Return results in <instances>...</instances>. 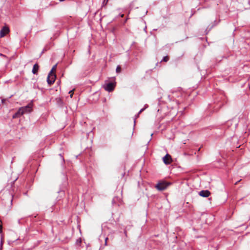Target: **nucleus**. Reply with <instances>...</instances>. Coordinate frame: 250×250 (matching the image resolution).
Returning <instances> with one entry per match:
<instances>
[{
	"label": "nucleus",
	"instance_id": "obj_1",
	"mask_svg": "<svg viewBox=\"0 0 250 250\" xmlns=\"http://www.w3.org/2000/svg\"><path fill=\"white\" fill-rule=\"evenodd\" d=\"M56 66L57 64L53 66V67H52V68L51 69V70H50L48 75L47 78V82L48 84L50 85L52 84L55 81L56 76L55 74L53 72V71L56 70Z\"/></svg>",
	"mask_w": 250,
	"mask_h": 250
},
{
	"label": "nucleus",
	"instance_id": "obj_2",
	"mask_svg": "<svg viewBox=\"0 0 250 250\" xmlns=\"http://www.w3.org/2000/svg\"><path fill=\"white\" fill-rule=\"evenodd\" d=\"M169 184L167 183L164 182H159L157 184H156L155 187L156 188H157V190L159 191H163L165 190L169 186Z\"/></svg>",
	"mask_w": 250,
	"mask_h": 250
},
{
	"label": "nucleus",
	"instance_id": "obj_3",
	"mask_svg": "<svg viewBox=\"0 0 250 250\" xmlns=\"http://www.w3.org/2000/svg\"><path fill=\"white\" fill-rule=\"evenodd\" d=\"M115 87V83L113 82L108 83L104 85V89L109 92L112 91L114 90Z\"/></svg>",
	"mask_w": 250,
	"mask_h": 250
},
{
	"label": "nucleus",
	"instance_id": "obj_4",
	"mask_svg": "<svg viewBox=\"0 0 250 250\" xmlns=\"http://www.w3.org/2000/svg\"><path fill=\"white\" fill-rule=\"evenodd\" d=\"M20 109L21 110V113L24 114L31 112V106L30 104H28L26 106L20 107Z\"/></svg>",
	"mask_w": 250,
	"mask_h": 250
},
{
	"label": "nucleus",
	"instance_id": "obj_5",
	"mask_svg": "<svg viewBox=\"0 0 250 250\" xmlns=\"http://www.w3.org/2000/svg\"><path fill=\"white\" fill-rule=\"evenodd\" d=\"M164 163L166 165H169L171 163V157L168 154H167L163 158Z\"/></svg>",
	"mask_w": 250,
	"mask_h": 250
},
{
	"label": "nucleus",
	"instance_id": "obj_6",
	"mask_svg": "<svg viewBox=\"0 0 250 250\" xmlns=\"http://www.w3.org/2000/svg\"><path fill=\"white\" fill-rule=\"evenodd\" d=\"M9 31V30L7 27H3L0 31V37H3Z\"/></svg>",
	"mask_w": 250,
	"mask_h": 250
},
{
	"label": "nucleus",
	"instance_id": "obj_7",
	"mask_svg": "<svg viewBox=\"0 0 250 250\" xmlns=\"http://www.w3.org/2000/svg\"><path fill=\"white\" fill-rule=\"evenodd\" d=\"M210 194V192L208 190H203L199 192V195L204 197H208Z\"/></svg>",
	"mask_w": 250,
	"mask_h": 250
},
{
	"label": "nucleus",
	"instance_id": "obj_8",
	"mask_svg": "<svg viewBox=\"0 0 250 250\" xmlns=\"http://www.w3.org/2000/svg\"><path fill=\"white\" fill-rule=\"evenodd\" d=\"M39 68V65L37 63L35 64L34 65L33 69H32V73L34 74H37V72L38 71Z\"/></svg>",
	"mask_w": 250,
	"mask_h": 250
},
{
	"label": "nucleus",
	"instance_id": "obj_9",
	"mask_svg": "<svg viewBox=\"0 0 250 250\" xmlns=\"http://www.w3.org/2000/svg\"><path fill=\"white\" fill-rule=\"evenodd\" d=\"M22 115V113H21V110L19 108V110L13 115L12 117L13 118L15 119L16 118H18Z\"/></svg>",
	"mask_w": 250,
	"mask_h": 250
},
{
	"label": "nucleus",
	"instance_id": "obj_10",
	"mask_svg": "<svg viewBox=\"0 0 250 250\" xmlns=\"http://www.w3.org/2000/svg\"><path fill=\"white\" fill-rule=\"evenodd\" d=\"M116 71L117 73H120L121 72V67H120V66H119V65L117 66V67L116 68Z\"/></svg>",
	"mask_w": 250,
	"mask_h": 250
},
{
	"label": "nucleus",
	"instance_id": "obj_11",
	"mask_svg": "<svg viewBox=\"0 0 250 250\" xmlns=\"http://www.w3.org/2000/svg\"><path fill=\"white\" fill-rule=\"evenodd\" d=\"M168 60H169V58H168V57L167 56H165V57H164L163 58L162 61H164L165 62H167L168 61Z\"/></svg>",
	"mask_w": 250,
	"mask_h": 250
},
{
	"label": "nucleus",
	"instance_id": "obj_12",
	"mask_svg": "<svg viewBox=\"0 0 250 250\" xmlns=\"http://www.w3.org/2000/svg\"><path fill=\"white\" fill-rule=\"evenodd\" d=\"M139 114H139V113H138L137 114H136V115L135 116V118H134V125H135V123H136V119H137V118H138V117H139Z\"/></svg>",
	"mask_w": 250,
	"mask_h": 250
},
{
	"label": "nucleus",
	"instance_id": "obj_13",
	"mask_svg": "<svg viewBox=\"0 0 250 250\" xmlns=\"http://www.w3.org/2000/svg\"><path fill=\"white\" fill-rule=\"evenodd\" d=\"M148 107L147 105H145V107L142 108L139 112V114L141 113L143 111H144L146 108Z\"/></svg>",
	"mask_w": 250,
	"mask_h": 250
},
{
	"label": "nucleus",
	"instance_id": "obj_14",
	"mask_svg": "<svg viewBox=\"0 0 250 250\" xmlns=\"http://www.w3.org/2000/svg\"><path fill=\"white\" fill-rule=\"evenodd\" d=\"M70 239V237L69 236V237H66V239L65 240H62V241L64 242V243H67L68 240Z\"/></svg>",
	"mask_w": 250,
	"mask_h": 250
},
{
	"label": "nucleus",
	"instance_id": "obj_15",
	"mask_svg": "<svg viewBox=\"0 0 250 250\" xmlns=\"http://www.w3.org/2000/svg\"><path fill=\"white\" fill-rule=\"evenodd\" d=\"M69 93L70 94V97L72 98V95H73V90L69 91Z\"/></svg>",
	"mask_w": 250,
	"mask_h": 250
},
{
	"label": "nucleus",
	"instance_id": "obj_16",
	"mask_svg": "<svg viewBox=\"0 0 250 250\" xmlns=\"http://www.w3.org/2000/svg\"><path fill=\"white\" fill-rule=\"evenodd\" d=\"M108 240V238L107 237H106L105 238V243H104V245L105 246H106L107 245V241Z\"/></svg>",
	"mask_w": 250,
	"mask_h": 250
},
{
	"label": "nucleus",
	"instance_id": "obj_17",
	"mask_svg": "<svg viewBox=\"0 0 250 250\" xmlns=\"http://www.w3.org/2000/svg\"><path fill=\"white\" fill-rule=\"evenodd\" d=\"M116 199H117V198H114L113 199V200H112V204H114V203H115V201H116Z\"/></svg>",
	"mask_w": 250,
	"mask_h": 250
},
{
	"label": "nucleus",
	"instance_id": "obj_18",
	"mask_svg": "<svg viewBox=\"0 0 250 250\" xmlns=\"http://www.w3.org/2000/svg\"><path fill=\"white\" fill-rule=\"evenodd\" d=\"M3 239H2V238H1V240H0V245H1V246H3Z\"/></svg>",
	"mask_w": 250,
	"mask_h": 250
},
{
	"label": "nucleus",
	"instance_id": "obj_19",
	"mask_svg": "<svg viewBox=\"0 0 250 250\" xmlns=\"http://www.w3.org/2000/svg\"><path fill=\"white\" fill-rule=\"evenodd\" d=\"M60 157H61L62 158V161L64 162V159L63 156H62V155L61 154H60Z\"/></svg>",
	"mask_w": 250,
	"mask_h": 250
},
{
	"label": "nucleus",
	"instance_id": "obj_20",
	"mask_svg": "<svg viewBox=\"0 0 250 250\" xmlns=\"http://www.w3.org/2000/svg\"><path fill=\"white\" fill-rule=\"evenodd\" d=\"M2 246L1 245H0V250H2Z\"/></svg>",
	"mask_w": 250,
	"mask_h": 250
},
{
	"label": "nucleus",
	"instance_id": "obj_21",
	"mask_svg": "<svg viewBox=\"0 0 250 250\" xmlns=\"http://www.w3.org/2000/svg\"><path fill=\"white\" fill-rule=\"evenodd\" d=\"M168 97L170 100H172V98H170V96L169 95L168 96Z\"/></svg>",
	"mask_w": 250,
	"mask_h": 250
},
{
	"label": "nucleus",
	"instance_id": "obj_22",
	"mask_svg": "<svg viewBox=\"0 0 250 250\" xmlns=\"http://www.w3.org/2000/svg\"><path fill=\"white\" fill-rule=\"evenodd\" d=\"M2 229H0V233H1L2 232V230H1Z\"/></svg>",
	"mask_w": 250,
	"mask_h": 250
},
{
	"label": "nucleus",
	"instance_id": "obj_23",
	"mask_svg": "<svg viewBox=\"0 0 250 250\" xmlns=\"http://www.w3.org/2000/svg\"><path fill=\"white\" fill-rule=\"evenodd\" d=\"M121 17H124V14H122V15H121Z\"/></svg>",
	"mask_w": 250,
	"mask_h": 250
},
{
	"label": "nucleus",
	"instance_id": "obj_24",
	"mask_svg": "<svg viewBox=\"0 0 250 250\" xmlns=\"http://www.w3.org/2000/svg\"><path fill=\"white\" fill-rule=\"evenodd\" d=\"M4 100L2 99V100H1L2 103H3V102H4Z\"/></svg>",
	"mask_w": 250,
	"mask_h": 250
},
{
	"label": "nucleus",
	"instance_id": "obj_25",
	"mask_svg": "<svg viewBox=\"0 0 250 250\" xmlns=\"http://www.w3.org/2000/svg\"><path fill=\"white\" fill-rule=\"evenodd\" d=\"M125 234H126V231H125Z\"/></svg>",
	"mask_w": 250,
	"mask_h": 250
}]
</instances>
